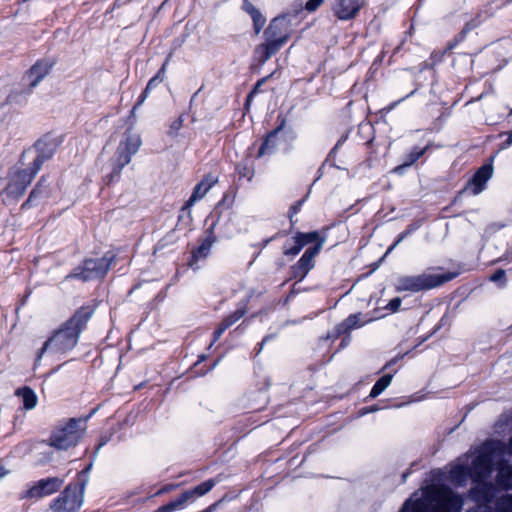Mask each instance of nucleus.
Returning <instances> with one entry per match:
<instances>
[{
  "label": "nucleus",
  "mask_w": 512,
  "mask_h": 512,
  "mask_svg": "<svg viewBox=\"0 0 512 512\" xmlns=\"http://www.w3.org/2000/svg\"><path fill=\"white\" fill-rule=\"evenodd\" d=\"M206 359V356L204 354L199 356L198 362H202Z\"/></svg>",
  "instance_id": "52"
},
{
  "label": "nucleus",
  "mask_w": 512,
  "mask_h": 512,
  "mask_svg": "<svg viewBox=\"0 0 512 512\" xmlns=\"http://www.w3.org/2000/svg\"><path fill=\"white\" fill-rule=\"evenodd\" d=\"M225 330H226V328H224L220 324V326L214 332L213 342L210 345H213V343L216 342L222 336V334L224 333Z\"/></svg>",
  "instance_id": "44"
},
{
  "label": "nucleus",
  "mask_w": 512,
  "mask_h": 512,
  "mask_svg": "<svg viewBox=\"0 0 512 512\" xmlns=\"http://www.w3.org/2000/svg\"><path fill=\"white\" fill-rule=\"evenodd\" d=\"M46 190V185H45V178L42 177L38 183L36 184V186L34 187V189L31 191L28 199L22 204V208H26V207H30L32 206L33 202L40 196L42 195Z\"/></svg>",
  "instance_id": "28"
},
{
  "label": "nucleus",
  "mask_w": 512,
  "mask_h": 512,
  "mask_svg": "<svg viewBox=\"0 0 512 512\" xmlns=\"http://www.w3.org/2000/svg\"><path fill=\"white\" fill-rule=\"evenodd\" d=\"M301 249H302L301 245L295 243V246L285 250L284 254L294 256V255H297L301 251Z\"/></svg>",
  "instance_id": "43"
},
{
  "label": "nucleus",
  "mask_w": 512,
  "mask_h": 512,
  "mask_svg": "<svg viewBox=\"0 0 512 512\" xmlns=\"http://www.w3.org/2000/svg\"><path fill=\"white\" fill-rule=\"evenodd\" d=\"M467 474H468V469L466 466L457 465L451 469L450 479L453 482L461 484L462 482H464L466 480Z\"/></svg>",
  "instance_id": "30"
},
{
  "label": "nucleus",
  "mask_w": 512,
  "mask_h": 512,
  "mask_svg": "<svg viewBox=\"0 0 512 512\" xmlns=\"http://www.w3.org/2000/svg\"><path fill=\"white\" fill-rule=\"evenodd\" d=\"M137 109H138V108H135V105H134V106H133V108H132V110H131V116H132V117H135V115H136V110H137Z\"/></svg>",
  "instance_id": "51"
},
{
  "label": "nucleus",
  "mask_w": 512,
  "mask_h": 512,
  "mask_svg": "<svg viewBox=\"0 0 512 512\" xmlns=\"http://www.w3.org/2000/svg\"><path fill=\"white\" fill-rule=\"evenodd\" d=\"M508 258H509V256L507 255V256H506V259H508ZM510 258L512 259V253H511V256H510Z\"/></svg>",
  "instance_id": "59"
},
{
  "label": "nucleus",
  "mask_w": 512,
  "mask_h": 512,
  "mask_svg": "<svg viewBox=\"0 0 512 512\" xmlns=\"http://www.w3.org/2000/svg\"><path fill=\"white\" fill-rule=\"evenodd\" d=\"M253 20L254 30L255 32H260L262 28L265 26L266 19L262 15V13L257 10L255 13L250 15Z\"/></svg>",
  "instance_id": "33"
},
{
  "label": "nucleus",
  "mask_w": 512,
  "mask_h": 512,
  "mask_svg": "<svg viewBox=\"0 0 512 512\" xmlns=\"http://www.w3.org/2000/svg\"><path fill=\"white\" fill-rule=\"evenodd\" d=\"M245 314V311L243 309L236 310L233 314L226 317L221 325L228 329L230 326H232L234 323H236L240 318H242Z\"/></svg>",
  "instance_id": "32"
},
{
  "label": "nucleus",
  "mask_w": 512,
  "mask_h": 512,
  "mask_svg": "<svg viewBox=\"0 0 512 512\" xmlns=\"http://www.w3.org/2000/svg\"><path fill=\"white\" fill-rule=\"evenodd\" d=\"M113 259L114 256L108 254L97 259H86L83 265L68 274L66 279L78 278L82 281H90L103 278L107 274Z\"/></svg>",
  "instance_id": "8"
},
{
  "label": "nucleus",
  "mask_w": 512,
  "mask_h": 512,
  "mask_svg": "<svg viewBox=\"0 0 512 512\" xmlns=\"http://www.w3.org/2000/svg\"><path fill=\"white\" fill-rule=\"evenodd\" d=\"M455 276V273H445L441 275L420 274L415 276H400L397 279L396 290L398 292L414 293L423 290H430L452 280Z\"/></svg>",
  "instance_id": "5"
},
{
  "label": "nucleus",
  "mask_w": 512,
  "mask_h": 512,
  "mask_svg": "<svg viewBox=\"0 0 512 512\" xmlns=\"http://www.w3.org/2000/svg\"><path fill=\"white\" fill-rule=\"evenodd\" d=\"M160 83H161V82H160V81H158V80L156 79V77H155V76H154V77H152V78L148 81V83H147V86H146V87H147V90H152L153 88H155L156 86H158Z\"/></svg>",
  "instance_id": "45"
},
{
  "label": "nucleus",
  "mask_w": 512,
  "mask_h": 512,
  "mask_svg": "<svg viewBox=\"0 0 512 512\" xmlns=\"http://www.w3.org/2000/svg\"><path fill=\"white\" fill-rule=\"evenodd\" d=\"M505 277V271L503 269L496 270L491 276L490 280L493 282H497Z\"/></svg>",
  "instance_id": "42"
},
{
  "label": "nucleus",
  "mask_w": 512,
  "mask_h": 512,
  "mask_svg": "<svg viewBox=\"0 0 512 512\" xmlns=\"http://www.w3.org/2000/svg\"><path fill=\"white\" fill-rule=\"evenodd\" d=\"M429 146L424 148L415 147L410 153L405 156L403 164L395 167L394 172L401 173L406 167L413 165L424 153L428 150Z\"/></svg>",
  "instance_id": "21"
},
{
  "label": "nucleus",
  "mask_w": 512,
  "mask_h": 512,
  "mask_svg": "<svg viewBox=\"0 0 512 512\" xmlns=\"http://www.w3.org/2000/svg\"><path fill=\"white\" fill-rule=\"evenodd\" d=\"M265 40L254 50L255 60L263 65L268 59L276 54L288 41V35L265 34Z\"/></svg>",
  "instance_id": "9"
},
{
  "label": "nucleus",
  "mask_w": 512,
  "mask_h": 512,
  "mask_svg": "<svg viewBox=\"0 0 512 512\" xmlns=\"http://www.w3.org/2000/svg\"><path fill=\"white\" fill-rule=\"evenodd\" d=\"M359 0H337L334 11L341 20L354 18L360 10Z\"/></svg>",
  "instance_id": "17"
},
{
  "label": "nucleus",
  "mask_w": 512,
  "mask_h": 512,
  "mask_svg": "<svg viewBox=\"0 0 512 512\" xmlns=\"http://www.w3.org/2000/svg\"><path fill=\"white\" fill-rule=\"evenodd\" d=\"M64 481L59 477L44 478L34 483L24 494L23 498L41 499L58 492Z\"/></svg>",
  "instance_id": "11"
},
{
  "label": "nucleus",
  "mask_w": 512,
  "mask_h": 512,
  "mask_svg": "<svg viewBox=\"0 0 512 512\" xmlns=\"http://www.w3.org/2000/svg\"><path fill=\"white\" fill-rule=\"evenodd\" d=\"M339 144H340V142H338V143L335 145V147H334V148L332 149V151L330 152V155L336 151V149L338 148Z\"/></svg>",
  "instance_id": "55"
},
{
  "label": "nucleus",
  "mask_w": 512,
  "mask_h": 512,
  "mask_svg": "<svg viewBox=\"0 0 512 512\" xmlns=\"http://www.w3.org/2000/svg\"><path fill=\"white\" fill-rule=\"evenodd\" d=\"M302 204V201H298L296 204H294L291 208H290V211H291V215L290 217L292 218V216L294 214H296L299 210V207L301 206Z\"/></svg>",
  "instance_id": "47"
},
{
  "label": "nucleus",
  "mask_w": 512,
  "mask_h": 512,
  "mask_svg": "<svg viewBox=\"0 0 512 512\" xmlns=\"http://www.w3.org/2000/svg\"><path fill=\"white\" fill-rule=\"evenodd\" d=\"M10 471L6 469L4 466H0V480H2L4 477H6Z\"/></svg>",
  "instance_id": "48"
},
{
  "label": "nucleus",
  "mask_w": 512,
  "mask_h": 512,
  "mask_svg": "<svg viewBox=\"0 0 512 512\" xmlns=\"http://www.w3.org/2000/svg\"><path fill=\"white\" fill-rule=\"evenodd\" d=\"M150 91L151 90H147V87L144 89V91L141 93V95L139 96V98L135 104V108H139L145 102Z\"/></svg>",
  "instance_id": "40"
},
{
  "label": "nucleus",
  "mask_w": 512,
  "mask_h": 512,
  "mask_svg": "<svg viewBox=\"0 0 512 512\" xmlns=\"http://www.w3.org/2000/svg\"><path fill=\"white\" fill-rule=\"evenodd\" d=\"M302 5L275 17L265 32H289L302 21Z\"/></svg>",
  "instance_id": "10"
},
{
  "label": "nucleus",
  "mask_w": 512,
  "mask_h": 512,
  "mask_svg": "<svg viewBox=\"0 0 512 512\" xmlns=\"http://www.w3.org/2000/svg\"><path fill=\"white\" fill-rule=\"evenodd\" d=\"M401 100H399L398 102H394L390 105L389 109H393Z\"/></svg>",
  "instance_id": "56"
},
{
  "label": "nucleus",
  "mask_w": 512,
  "mask_h": 512,
  "mask_svg": "<svg viewBox=\"0 0 512 512\" xmlns=\"http://www.w3.org/2000/svg\"><path fill=\"white\" fill-rule=\"evenodd\" d=\"M45 144L37 142L33 149L23 152L20 160V167H13L7 176V184L1 192L4 205L9 206L19 201L25 194L27 187L40 171L42 165L48 160L53 151L46 153L43 149Z\"/></svg>",
  "instance_id": "1"
},
{
  "label": "nucleus",
  "mask_w": 512,
  "mask_h": 512,
  "mask_svg": "<svg viewBox=\"0 0 512 512\" xmlns=\"http://www.w3.org/2000/svg\"><path fill=\"white\" fill-rule=\"evenodd\" d=\"M406 235L407 233L400 234L397 241L392 246L389 247L387 253L391 252L405 238Z\"/></svg>",
  "instance_id": "46"
},
{
  "label": "nucleus",
  "mask_w": 512,
  "mask_h": 512,
  "mask_svg": "<svg viewBox=\"0 0 512 512\" xmlns=\"http://www.w3.org/2000/svg\"><path fill=\"white\" fill-rule=\"evenodd\" d=\"M464 501L447 486H429L413 503L412 512H461Z\"/></svg>",
  "instance_id": "3"
},
{
  "label": "nucleus",
  "mask_w": 512,
  "mask_h": 512,
  "mask_svg": "<svg viewBox=\"0 0 512 512\" xmlns=\"http://www.w3.org/2000/svg\"><path fill=\"white\" fill-rule=\"evenodd\" d=\"M242 8L249 15L255 13L258 10L249 0H243Z\"/></svg>",
  "instance_id": "38"
},
{
  "label": "nucleus",
  "mask_w": 512,
  "mask_h": 512,
  "mask_svg": "<svg viewBox=\"0 0 512 512\" xmlns=\"http://www.w3.org/2000/svg\"><path fill=\"white\" fill-rule=\"evenodd\" d=\"M189 499V493L183 492L178 498L160 506L155 512H173L175 510L181 509Z\"/></svg>",
  "instance_id": "24"
},
{
  "label": "nucleus",
  "mask_w": 512,
  "mask_h": 512,
  "mask_svg": "<svg viewBox=\"0 0 512 512\" xmlns=\"http://www.w3.org/2000/svg\"><path fill=\"white\" fill-rule=\"evenodd\" d=\"M401 306V299L399 297H396V298H393L389 304H388V308L393 311V312H396L398 311V309L400 308Z\"/></svg>",
  "instance_id": "39"
},
{
  "label": "nucleus",
  "mask_w": 512,
  "mask_h": 512,
  "mask_svg": "<svg viewBox=\"0 0 512 512\" xmlns=\"http://www.w3.org/2000/svg\"><path fill=\"white\" fill-rule=\"evenodd\" d=\"M496 512H512V494L501 496L495 502Z\"/></svg>",
  "instance_id": "31"
},
{
  "label": "nucleus",
  "mask_w": 512,
  "mask_h": 512,
  "mask_svg": "<svg viewBox=\"0 0 512 512\" xmlns=\"http://www.w3.org/2000/svg\"><path fill=\"white\" fill-rule=\"evenodd\" d=\"M183 117L179 116L175 120L172 121V123L169 126L168 135L171 137H176L178 135L179 130L183 126Z\"/></svg>",
  "instance_id": "34"
},
{
  "label": "nucleus",
  "mask_w": 512,
  "mask_h": 512,
  "mask_svg": "<svg viewBox=\"0 0 512 512\" xmlns=\"http://www.w3.org/2000/svg\"><path fill=\"white\" fill-rule=\"evenodd\" d=\"M131 0H115L114 7H121L127 3H129Z\"/></svg>",
  "instance_id": "49"
},
{
  "label": "nucleus",
  "mask_w": 512,
  "mask_h": 512,
  "mask_svg": "<svg viewBox=\"0 0 512 512\" xmlns=\"http://www.w3.org/2000/svg\"><path fill=\"white\" fill-rule=\"evenodd\" d=\"M141 145V136L133 131L131 127L128 128L117 147V164L113 169L114 175L119 176L121 174L122 169L131 162L132 157L139 151Z\"/></svg>",
  "instance_id": "7"
},
{
  "label": "nucleus",
  "mask_w": 512,
  "mask_h": 512,
  "mask_svg": "<svg viewBox=\"0 0 512 512\" xmlns=\"http://www.w3.org/2000/svg\"><path fill=\"white\" fill-rule=\"evenodd\" d=\"M85 421L83 418L69 419L64 426L58 427L52 432L47 445L57 450H67L76 446L86 430Z\"/></svg>",
  "instance_id": "4"
},
{
  "label": "nucleus",
  "mask_w": 512,
  "mask_h": 512,
  "mask_svg": "<svg viewBox=\"0 0 512 512\" xmlns=\"http://www.w3.org/2000/svg\"><path fill=\"white\" fill-rule=\"evenodd\" d=\"M475 485L470 489L471 498L478 505H489L495 498L496 488L494 484L485 480L473 481Z\"/></svg>",
  "instance_id": "13"
},
{
  "label": "nucleus",
  "mask_w": 512,
  "mask_h": 512,
  "mask_svg": "<svg viewBox=\"0 0 512 512\" xmlns=\"http://www.w3.org/2000/svg\"><path fill=\"white\" fill-rule=\"evenodd\" d=\"M214 243L213 238H206L203 240L201 245L192 253V261L189 263L191 266L193 265V262H197L201 258L207 257L210 249L212 248Z\"/></svg>",
  "instance_id": "26"
},
{
  "label": "nucleus",
  "mask_w": 512,
  "mask_h": 512,
  "mask_svg": "<svg viewBox=\"0 0 512 512\" xmlns=\"http://www.w3.org/2000/svg\"><path fill=\"white\" fill-rule=\"evenodd\" d=\"M466 512H493L490 505H477Z\"/></svg>",
  "instance_id": "41"
},
{
  "label": "nucleus",
  "mask_w": 512,
  "mask_h": 512,
  "mask_svg": "<svg viewBox=\"0 0 512 512\" xmlns=\"http://www.w3.org/2000/svg\"><path fill=\"white\" fill-rule=\"evenodd\" d=\"M493 471V458L491 454L481 453L476 456L469 469L473 481L486 480Z\"/></svg>",
  "instance_id": "12"
},
{
  "label": "nucleus",
  "mask_w": 512,
  "mask_h": 512,
  "mask_svg": "<svg viewBox=\"0 0 512 512\" xmlns=\"http://www.w3.org/2000/svg\"><path fill=\"white\" fill-rule=\"evenodd\" d=\"M402 477H403V480L405 481V480H406V478H407V473H404V474L402 475Z\"/></svg>",
  "instance_id": "58"
},
{
  "label": "nucleus",
  "mask_w": 512,
  "mask_h": 512,
  "mask_svg": "<svg viewBox=\"0 0 512 512\" xmlns=\"http://www.w3.org/2000/svg\"><path fill=\"white\" fill-rule=\"evenodd\" d=\"M496 482L504 489H512V465L505 462L499 465Z\"/></svg>",
  "instance_id": "19"
},
{
  "label": "nucleus",
  "mask_w": 512,
  "mask_h": 512,
  "mask_svg": "<svg viewBox=\"0 0 512 512\" xmlns=\"http://www.w3.org/2000/svg\"><path fill=\"white\" fill-rule=\"evenodd\" d=\"M86 481L81 484H68L60 495L55 498L50 508L54 512H77L82 503Z\"/></svg>",
  "instance_id": "6"
},
{
  "label": "nucleus",
  "mask_w": 512,
  "mask_h": 512,
  "mask_svg": "<svg viewBox=\"0 0 512 512\" xmlns=\"http://www.w3.org/2000/svg\"><path fill=\"white\" fill-rule=\"evenodd\" d=\"M510 453L512 454V437L509 440Z\"/></svg>",
  "instance_id": "57"
},
{
  "label": "nucleus",
  "mask_w": 512,
  "mask_h": 512,
  "mask_svg": "<svg viewBox=\"0 0 512 512\" xmlns=\"http://www.w3.org/2000/svg\"><path fill=\"white\" fill-rule=\"evenodd\" d=\"M16 395L22 398L23 406L26 410L35 408L37 404V397L34 391L29 387L19 388Z\"/></svg>",
  "instance_id": "23"
},
{
  "label": "nucleus",
  "mask_w": 512,
  "mask_h": 512,
  "mask_svg": "<svg viewBox=\"0 0 512 512\" xmlns=\"http://www.w3.org/2000/svg\"><path fill=\"white\" fill-rule=\"evenodd\" d=\"M269 76L267 77H264L260 80H258L254 86V88L252 89V91L247 95V99H246V105H249L250 104V101L251 99L254 97V95L256 93H258L260 87L265 83V81L268 79Z\"/></svg>",
  "instance_id": "35"
},
{
  "label": "nucleus",
  "mask_w": 512,
  "mask_h": 512,
  "mask_svg": "<svg viewBox=\"0 0 512 512\" xmlns=\"http://www.w3.org/2000/svg\"><path fill=\"white\" fill-rule=\"evenodd\" d=\"M217 182L218 177L213 176L212 174L207 175L195 186L192 195L187 201V205L191 206L199 199H202Z\"/></svg>",
  "instance_id": "18"
},
{
  "label": "nucleus",
  "mask_w": 512,
  "mask_h": 512,
  "mask_svg": "<svg viewBox=\"0 0 512 512\" xmlns=\"http://www.w3.org/2000/svg\"><path fill=\"white\" fill-rule=\"evenodd\" d=\"M285 124H286V119L282 118L279 126L267 135V138L265 139V141L263 142V144L261 145V147L259 149L258 157H262L266 153L271 152L276 147V144L273 141V139L285 127Z\"/></svg>",
  "instance_id": "20"
},
{
  "label": "nucleus",
  "mask_w": 512,
  "mask_h": 512,
  "mask_svg": "<svg viewBox=\"0 0 512 512\" xmlns=\"http://www.w3.org/2000/svg\"><path fill=\"white\" fill-rule=\"evenodd\" d=\"M359 314L350 315L348 318H346L342 323H340L336 327V334L335 337L340 336L341 334L348 333L352 329L358 328L361 326L360 324V318Z\"/></svg>",
  "instance_id": "22"
},
{
  "label": "nucleus",
  "mask_w": 512,
  "mask_h": 512,
  "mask_svg": "<svg viewBox=\"0 0 512 512\" xmlns=\"http://www.w3.org/2000/svg\"><path fill=\"white\" fill-rule=\"evenodd\" d=\"M323 245L324 240H319L313 247L306 249L302 257L294 266L296 276L303 278L314 267V258L320 252Z\"/></svg>",
  "instance_id": "14"
},
{
  "label": "nucleus",
  "mask_w": 512,
  "mask_h": 512,
  "mask_svg": "<svg viewBox=\"0 0 512 512\" xmlns=\"http://www.w3.org/2000/svg\"><path fill=\"white\" fill-rule=\"evenodd\" d=\"M171 58V54H169L166 58V60L164 61V63L162 64L161 68L159 69V71L157 72V74L155 75L156 79L160 82H163V80L165 79V76H166V69H167V65H168V62Z\"/></svg>",
  "instance_id": "36"
},
{
  "label": "nucleus",
  "mask_w": 512,
  "mask_h": 512,
  "mask_svg": "<svg viewBox=\"0 0 512 512\" xmlns=\"http://www.w3.org/2000/svg\"><path fill=\"white\" fill-rule=\"evenodd\" d=\"M53 59H43L37 61L29 70L26 75L27 80L29 81V87L34 88L38 85V83L46 77L52 67L54 66Z\"/></svg>",
  "instance_id": "15"
},
{
  "label": "nucleus",
  "mask_w": 512,
  "mask_h": 512,
  "mask_svg": "<svg viewBox=\"0 0 512 512\" xmlns=\"http://www.w3.org/2000/svg\"><path fill=\"white\" fill-rule=\"evenodd\" d=\"M392 378L393 376L391 374H386L380 377L372 387L369 396L371 398L379 396L390 385Z\"/></svg>",
  "instance_id": "27"
},
{
  "label": "nucleus",
  "mask_w": 512,
  "mask_h": 512,
  "mask_svg": "<svg viewBox=\"0 0 512 512\" xmlns=\"http://www.w3.org/2000/svg\"><path fill=\"white\" fill-rule=\"evenodd\" d=\"M410 501H406L405 504L403 505L402 509L399 511V512H409L408 510V505H409Z\"/></svg>",
  "instance_id": "50"
},
{
  "label": "nucleus",
  "mask_w": 512,
  "mask_h": 512,
  "mask_svg": "<svg viewBox=\"0 0 512 512\" xmlns=\"http://www.w3.org/2000/svg\"><path fill=\"white\" fill-rule=\"evenodd\" d=\"M324 3V0H308L305 3V10L308 12H314L316 11L322 4Z\"/></svg>",
  "instance_id": "37"
},
{
  "label": "nucleus",
  "mask_w": 512,
  "mask_h": 512,
  "mask_svg": "<svg viewBox=\"0 0 512 512\" xmlns=\"http://www.w3.org/2000/svg\"><path fill=\"white\" fill-rule=\"evenodd\" d=\"M171 489H172V486H166V487H164V488L162 489V491H161V492H167V491H169V490H171Z\"/></svg>",
  "instance_id": "53"
},
{
  "label": "nucleus",
  "mask_w": 512,
  "mask_h": 512,
  "mask_svg": "<svg viewBox=\"0 0 512 512\" xmlns=\"http://www.w3.org/2000/svg\"><path fill=\"white\" fill-rule=\"evenodd\" d=\"M92 314L93 309L90 307L79 308L70 319L64 322L60 328L55 330L44 342L37 355L36 364L47 351L54 354H65L72 350L77 345L80 334L90 320Z\"/></svg>",
  "instance_id": "2"
},
{
  "label": "nucleus",
  "mask_w": 512,
  "mask_h": 512,
  "mask_svg": "<svg viewBox=\"0 0 512 512\" xmlns=\"http://www.w3.org/2000/svg\"><path fill=\"white\" fill-rule=\"evenodd\" d=\"M493 167L491 164H485L480 167L474 176L471 178L467 185V189L471 191L473 195L480 194L486 185V182L492 177Z\"/></svg>",
  "instance_id": "16"
},
{
  "label": "nucleus",
  "mask_w": 512,
  "mask_h": 512,
  "mask_svg": "<svg viewBox=\"0 0 512 512\" xmlns=\"http://www.w3.org/2000/svg\"><path fill=\"white\" fill-rule=\"evenodd\" d=\"M507 142H508V143H512V131L509 133V136H508Z\"/></svg>",
  "instance_id": "54"
},
{
  "label": "nucleus",
  "mask_w": 512,
  "mask_h": 512,
  "mask_svg": "<svg viewBox=\"0 0 512 512\" xmlns=\"http://www.w3.org/2000/svg\"><path fill=\"white\" fill-rule=\"evenodd\" d=\"M215 485V481L210 479L205 482H202L201 484L197 485L191 490H187L184 493H189L190 499L193 496H203L206 493H208Z\"/></svg>",
  "instance_id": "29"
},
{
  "label": "nucleus",
  "mask_w": 512,
  "mask_h": 512,
  "mask_svg": "<svg viewBox=\"0 0 512 512\" xmlns=\"http://www.w3.org/2000/svg\"><path fill=\"white\" fill-rule=\"evenodd\" d=\"M319 240L325 241V239L321 238L319 233L316 231H312V232H308V233L297 232L294 236L295 243L300 244L302 248L310 243L315 242V244H316V243H318Z\"/></svg>",
  "instance_id": "25"
}]
</instances>
